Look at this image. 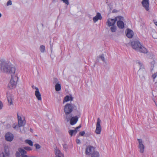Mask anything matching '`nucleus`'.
<instances>
[{"instance_id": "obj_1", "label": "nucleus", "mask_w": 157, "mask_h": 157, "mask_svg": "<svg viewBox=\"0 0 157 157\" xmlns=\"http://www.w3.org/2000/svg\"><path fill=\"white\" fill-rule=\"evenodd\" d=\"M0 68L1 71L4 73L11 75L15 74L16 69L11 64L5 59H0Z\"/></svg>"}, {"instance_id": "obj_2", "label": "nucleus", "mask_w": 157, "mask_h": 157, "mask_svg": "<svg viewBox=\"0 0 157 157\" xmlns=\"http://www.w3.org/2000/svg\"><path fill=\"white\" fill-rule=\"evenodd\" d=\"M77 109V107L71 103H67L64 106V112L65 113V118L67 122L70 120L72 116L71 113L74 110Z\"/></svg>"}, {"instance_id": "obj_3", "label": "nucleus", "mask_w": 157, "mask_h": 157, "mask_svg": "<svg viewBox=\"0 0 157 157\" xmlns=\"http://www.w3.org/2000/svg\"><path fill=\"white\" fill-rule=\"evenodd\" d=\"M131 45L132 48L137 51L144 53H147L148 52L147 49L139 41H132L131 42Z\"/></svg>"}, {"instance_id": "obj_4", "label": "nucleus", "mask_w": 157, "mask_h": 157, "mask_svg": "<svg viewBox=\"0 0 157 157\" xmlns=\"http://www.w3.org/2000/svg\"><path fill=\"white\" fill-rule=\"evenodd\" d=\"M18 79V77L15 74L11 75V78L8 84V88L11 90L15 88L17 86Z\"/></svg>"}, {"instance_id": "obj_5", "label": "nucleus", "mask_w": 157, "mask_h": 157, "mask_svg": "<svg viewBox=\"0 0 157 157\" xmlns=\"http://www.w3.org/2000/svg\"><path fill=\"white\" fill-rule=\"evenodd\" d=\"M94 148L91 146H88L86 149V155H91V157L92 155L95 152H98L97 151H94Z\"/></svg>"}, {"instance_id": "obj_6", "label": "nucleus", "mask_w": 157, "mask_h": 157, "mask_svg": "<svg viewBox=\"0 0 157 157\" xmlns=\"http://www.w3.org/2000/svg\"><path fill=\"white\" fill-rule=\"evenodd\" d=\"M17 116L18 119V124L19 126L21 127L24 126L26 123L25 118L24 117H22L21 116H20L18 113H17Z\"/></svg>"}, {"instance_id": "obj_7", "label": "nucleus", "mask_w": 157, "mask_h": 157, "mask_svg": "<svg viewBox=\"0 0 157 157\" xmlns=\"http://www.w3.org/2000/svg\"><path fill=\"white\" fill-rule=\"evenodd\" d=\"M137 140L139 142L138 148L139 151L141 153H143L144 151L145 147L143 144V140L142 139H138Z\"/></svg>"}, {"instance_id": "obj_8", "label": "nucleus", "mask_w": 157, "mask_h": 157, "mask_svg": "<svg viewBox=\"0 0 157 157\" xmlns=\"http://www.w3.org/2000/svg\"><path fill=\"white\" fill-rule=\"evenodd\" d=\"M101 122V120L99 118H98L97 119L96 129L95 130V133L97 134H99L101 133V127L100 125Z\"/></svg>"}, {"instance_id": "obj_9", "label": "nucleus", "mask_w": 157, "mask_h": 157, "mask_svg": "<svg viewBox=\"0 0 157 157\" xmlns=\"http://www.w3.org/2000/svg\"><path fill=\"white\" fill-rule=\"evenodd\" d=\"M5 138L7 141L11 142L14 139V135L12 133L8 132L5 134Z\"/></svg>"}, {"instance_id": "obj_10", "label": "nucleus", "mask_w": 157, "mask_h": 157, "mask_svg": "<svg viewBox=\"0 0 157 157\" xmlns=\"http://www.w3.org/2000/svg\"><path fill=\"white\" fill-rule=\"evenodd\" d=\"M119 21L117 22V26L118 28L121 29H123L124 27V23L122 20H123V17L122 16H119L118 17Z\"/></svg>"}, {"instance_id": "obj_11", "label": "nucleus", "mask_w": 157, "mask_h": 157, "mask_svg": "<svg viewBox=\"0 0 157 157\" xmlns=\"http://www.w3.org/2000/svg\"><path fill=\"white\" fill-rule=\"evenodd\" d=\"M141 4L146 11H148L149 10V0H143L141 2Z\"/></svg>"}, {"instance_id": "obj_12", "label": "nucleus", "mask_w": 157, "mask_h": 157, "mask_svg": "<svg viewBox=\"0 0 157 157\" xmlns=\"http://www.w3.org/2000/svg\"><path fill=\"white\" fill-rule=\"evenodd\" d=\"M55 157H64L63 154L57 147L55 148Z\"/></svg>"}, {"instance_id": "obj_13", "label": "nucleus", "mask_w": 157, "mask_h": 157, "mask_svg": "<svg viewBox=\"0 0 157 157\" xmlns=\"http://www.w3.org/2000/svg\"><path fill=\"white\" fill-rule=\"evenodd\" d=\"M116 22V20L114 19L108 18L106 24L109 27H110L115 25Z\"/></svg>"}, {"instance_id": "obj_14", "label": "nucleus", "mask_w": 157, "mask_h": 157, "mask_svg": "<svg viewBox=\"0 0 157 157\" xmlns=\"http://www.w3.org/2000/svg\"><path fill=\"white\" fill-rule=\"evenodd\" d=\"M78 120V117L77 116H72L70 120V124L72 125H74L77 123Z\"/></svg>"}, {"instance_id": "obj_15", "label": "nucleus", "mask_w": 157, "mask_h": 157, "mask_svg": "<svg viewBox=\"0 0 157 157\" xmlns=\"http://www.w3.org/2000/svg\"><path fill=\"white\" fill-rule=\"evenodd\" d=\"M8 101L10 105H13V96L11 94H9L8 95L7 93L6 96Z\"/></svg>"}, {"instance_id": "obj_16", "label": "nucleus", "mask_w": 157, "mask_h": 157, "mask_svg": "<svg viewBox=\"0 0 157 157\" xmlns=\"http://www.w3.org/2000/svg\"><path fill=\"white\" fill-rule=\"evenodd\" d=\"M81 127V125H80L78 126L74 130H70L68 131L69 134L71 136L73 135H75L78 131V129Z\"/></svg>"}, {"instance_id": "obj_17", "label": "nucleus", "mask_w": 157, "mask_h": 157, "mask_svg": "<svg viewBox=\"0 0 157 157\" xmlns=\"http://www.w3.org/2000/svg\"><path fill=\"white\" fill-rule=\"evenodd\" d=\"M102 17L101 14L99 13H98L93 18L94 22L95 23L98 20H101Z\"/></svg>"}, {"instance_id": "obj_18", "label": "nucleus", "mask_w": 157, "mask_h": 157, "mask_svg": "<svg viewBox=\"0 0 157 157\" xmlns=\"http://www.w3.org/2000/svg\"><path fill=\"white\" fill-rule=\"evenodd\" d=\"M126 35L128 38H132L133 36V31L129 29H128Z\"/></svg>"}, {"instance_id": "obj_19", "label": "nucleus", "mask_w": 157, "mask_h": 157, "mask_svg": "<svg viewBox=\"0 0 157 157\" xmlns=\"http://www.w3.org/2000/svg\"><path fill=\"white\" fill-rule=\"evenodd\" d=\"M35 95L37 99L39 101H41L42 100L41 95L40 93L39 90H37V91H35Z\"/></svg>"}, {"instance_id": "obj_20", "label": "nucleus", "mask_w": 157, "mask_h": 157, "mask_svg": "<svg viewBox=\"0 0 157 157\" xmlns=\"http://www.w3.org/2000/svg\"><path fill=\"white\" fill-rule=\"evenodd\" d=\"M73 97L71 96L70 97L69 95H67L65 97L63 102L64 103L65 102H67L70 101H72L73 100Z\"/></svg>"}, {"instance_id": "obj_21", "label": "nucleus", "mask_w": 157, "mask_h": 157, "mask_svg": "<svg viewBox=\"0 0 157 157\" xmlns=\"http://www.w3.org/2000/svg\"><path fill=\"white\" fill-rule=\"evenodd\" d=\"M12 127L15 130L17 131H18L19 130V132H21V131L20 128L21 126H19L18 124L17 125L16 123H14L13 124Z\"/></svg>"}, {"instance_id": "obj_22", "label": "nucleus", "mask_w": 157, "mask_h": 157, "mask_svg": "<svg viewBox=\"0 0 157 157\" xmlns=\"http://www.w3.org/2000/svg\"><path fill=\"white\" fill-rule=\"evenodd\" d=\"M4 152L6 156H8L9 155V150L8 147L6 146L4 147Z\"/></svg>"}, {"instance_id": "obj_23", "label": "nucleus", "mask_w": 157, "mask_h": 157, "mask_svg": "<svg viewBox=\"0 0 157 157\" xmlns=\"http://www.w3.org/2000/svg\"><path fill=\"white\" fill-rule=\"evenodd\" d=\"M19 151L21 154L22 157H23L24 155H27L25 154L26 153V151L24 150L22 148H20L19 149Z\"/></svg>"}, {"instance_id": "obj_24", "label": "nucleus", "mask_w": 157, "mask_h": 157, "mask_svg": "<svg viewBox=\"0 0 157 157\" xmlns=\"http://www.w3.org/2000/svg\"><path fill=\"white\" fill-rule=\"evenodd\" d=\"M55 90L56 91H59L61 89V85L59 83H57L55 85Z\"/></svg>"}, {"instance_id": "obj_25", "label": "nucleus", "mask_w": 157, "mask_h": 157, "mask_svg": "<svg viewBox=\"0 0 157 157\" xmlns=\"http://www.w3.org/2000/svg\"><path fill=\"white\" fill-rule=\"evenodd\" d=\"M25 142L26 143L28 144L30 146H33V142L32 141L29 140H26L25 141Z\"/></svg>"}, {"instance_id": "obj_26", "label": "nucleus", "mask_w": 157, "mask_h": 157, "mask_svg": "<svg viewBox=\"0 0 157 157\" xmlns=\"http://www.w3.org/2000/svg\"><path fill=\"white\" fill-rule=\"evenodd\" d=\"M40 50L41 52L44 53L45 50V46L43 45H41L40 47Z\"/></svg>"}, {"instance_id": "obj_27", "label": "nucleus", "mask_w": 157, "mask_h": 157, "mask_svg": "<svg viewBox=\"0 0 157 157\" xmlns=\"http://www.w3.org/2000/svg\"><path fill=\"white\" fill-rule=\"evenodd\" d=\"M110 28V30L112 32H114L116 31V27L114 25L113 26H111Z\"/></svg>"}, {"instance_id": "obj_28", "label": "nucleus", "mask_w": 157, "mask_h": 157, "mask_svg": "<svg viewBox=\"0 0 157 157\" xmlns=\"http://www.w3.org/2000/svg\"><path fill=\"white\" fill-rule=\"evenodd\" d=\"M99 57L104 62H105V58H104V56L103 54H102L100 56H99Z\"/></svg>"}, {"instance_id": "obj_29", "label": "nucleus", "mask_w": 157, "mask_h": 157, "mask_svg": "<svg viewBox=\"0 0 157 157\" xmlns=\"http://www.w3.org/2000/svg\"><path fill=\"white\" fill-rule=\"evenodd\" d=\"M24 148L25 150L28 151H31L32 150V148L31 147L28 146L25 147H24Z\"/></svg>"}, {"instance_id": "obj_30", "label": "nucleus", "mask_w": 157, "mask_h": 157, "mask_svg": "<svg viewBox=\"0 0 157 157\" xmlns=\"http://www.w3.org/2000/svg\"><path fill=\"white\" fill-rule=\"evenodd\" d=\"M36 149H39L40 148V145L37 144H35L34 145Z\"/></svg>"}, {"instance_id": "obj_31", "label": "nucleus", "mask_w": 157, "mask_h": 157, "mask_svg": "<svg viewBox=\"0 0 157 157\" xmlns=\"http://www.w3.org/2000/svg\"><path fill=\"white\" fill-rule=\"evenodd\" d=\"M4 105L2 102L0 101V109H2Z\"/></svg>"}, {"instance_id": "obj_32", "label": "nucleus", "mask_w": 157, "mask_h": 157, "mask_svg": "<svg viewBox=\"0 0 157 157\" xmlns=\"http://www.w3.org/2000/svg\"><path fill=\"white\" fill-rule=\"evenodd\" d=\"M67 5H68L69 4V2L68 0H61Z\"/></svg>"}, {"instance_id": "obj_33", "label": "nucleus", "mask_w": 157, "mask_h": 157, "mask_svg": "<svg viewBox=\"0 0 157 157\" xmlns=\"http://www.w3.org/2000/svg\"><path fill=\"white\" fill-rule=\"evenodd\" d=\"M63 148L65 149V150L66 151L68 148V146L66 144H64L63 145Z\"/></svg>"}, {"instance_id": "obj_34", "label": "nucleus", "mask_w": 157, "mask_h": 157, "mask_svg": "<svg viewBox=\"0 0 157 157\" xmlns=\"http://www.w3.org/2000/svg\"><path fill=\"white\" fill-rule=\"evenodd\" d=\"M157 76V72L156 73H155L153 74L152 75V77L154 79H155L156 78Z\"/></svg>"}, {"instance_id": "obj_35", "label": "nucleus", "mask_w": 157, "mask_h": 157, "mask_svg": "<svg viewBox=\"0 0 157 157\" xmlns=\"http://www.w3.org/2000/svg\"><path fill=\"white\" fill-rule=\"evenodd\" d=\"M12 4V1L10 0H9L8 1L6 5L7 6H9L10 5H11Z\"/></svg>"}, {"instance_id": "obj_36", "label": "nucleus", "mask_w": 157, "mask_h": 157, "mask_svg": "<svg viewBox=\"0 0 157 157\" xmlns=\"http://www.w3.org/2000/svg\"><path fill=\"white\" fill-rule=\"evenodd\" d=\"M85 134V132L84 131H82L79 133L80 135L82 136H83Z\"/></svg>"}, {"instance_id": "obj_37", "label": "nucleus", "mask_w": 157, "mask_h": 157, "mask_svg": "<svg viewBox=\"0 0 157 157\" xmlns=\"http://www.w3.org/2000/svg\"><path fill=\"white\" fill-rule=\"evenodd\" d=\"M54 82H55V83H56V84L57 83H59V82L58 81V79L56 78H55L54 79Z\"/></svg>"}, {"instance_id": "obj_38", "label": "nucleus", "mask_w": 157, "mask_h": 157, "mask_svg": "<svg viewBox=\"0 0 157 157\" xmlns=\"http://www.w3.org/2000/svg\"><path fill=\"white\" fill-rule=\"evenodd\" d=\"M16 157H20L19 153L18 152H17L16 154Z\"/></svg>"}, {"instance_id": "obj_39", "label": "nucleus", "mask_w": 157, "mask_h": 157, "mask_svg": "<svg viewBox=\"0 0 157 157\" xmlns=\"http://www.w3.org/2000/svg\"><path fill=\"white\" fill-rule=\"evenodd\" d=\"M32 87L33 89H35L36 90V91H37V90H39L38 88L37 87L35 86H32Z\"/></svg>"}, {"instance_id": "obj_40", "label": "nucleus", "mask_w": 157, "mask_h": 157, "mask_svg": "<svg viewBox=\"0 0 157 157\" xmlns=\"http://www.w3.org/2000/svg\"><path fill=\"white\" fill-rule=\"evenodd\" d=\"M76 143L77 144H80L81 143V141L79 140V139L76 140Z\"/></svg>"}, {"instance_id": "obj_41", "label": "nucleus", "mask_w": 157, "mask_h": 157, "mask_svg": "<svg viewBox=\"0 0 157 157\" xmlns=\"http://www.w3.org/2000/svg\"><path fill=\"white\" fill-rule=\"evenodd\" d=\"M0 157H5V155L4 152H2V153L0 155Z\"/></svg>"}, {"instance_id": "obj_42", "label": "nucleus", "mask_w": 157, "mask_h": 157, "mask_svg": "<svg viewBox=\"0 0 157 157\" xmlns=\"http://www.w3.org/2000/svg\"><path fill=\"white\" fill-rule=\"evenodd\" d=\"M138 63L141 66V67L142 65V63L140 61H139L138 62Z\"/></svg>"}, {"instance_id": "obj_43", "label": "nucleus", "mask_w": 157, "mask_h": 157, "mask_svg": "<svg viewBox=\"0 0 157 157\" xmlns=\"http://www.w3.org/2000/svg\"><path fill=\"white\" fill-rule=\"evenodd\" d=\"M155 24L157 26V21H154Z\"/></svg>"}, {"instance_id": "obj_44", "label": "nucleus", "mask_w": 157, "mask_h": 157, "mask_svg": "<svg viewBox=\"0 0 157 157\" xmlns=\"http://www.w3.org/2000/svg\"><path fill=\"white\" fill-rule=\"evenodd\" d=\"M108 2V0H106L105 1V2L106 3H107Z\"/></svg>"}, {"instance_id": "obj_45", "label": "nucleus", "mask_w": 157, "mask_h": 157, "mask_svg": "<svg viewBox=\"0 0 157 157\" xmlns=\"http://www.w3.org/2000/svg\"><path fill=\"white\" fill-rule=\"evenodd\" d=\"M23 157H29L27 155H24Z\"/></svg>"}, {"instance_id": "obj_46", "label": "nucleus", "mask_w": 157, "mask_h": 157, "mask_svg": "<svg viewBox=\"0 0 157 157\" xmlns=\"http://www.w3.org/2000/svg\"><path fill=\"white\" fill-rule=\"evenodd\" d=\"M2 16V14L0 13V18Z\"/></svg>"}, {"instance_id": "obj_47", "label": "nucleus", "mask_w": 157, "mask_h": 157, "mask_svg": "<svg viewBox=\"0 0 157 157\" xmlns=\"http://www.w3.org/2000/svg\"><path fill=\"white\" fill-rule=\"evenodd\" d=\"M152 64H154V62H152Z\"/></svg>"}]
</instances>
